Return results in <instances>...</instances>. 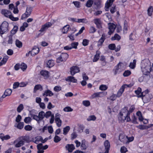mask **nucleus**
Masks as SVG:
<instances>
[{
  "instance_id": "603ef678",
  "label": "nucleus",
  "mask_w": 153,
  "mask_h": 153,
  "mask_svg": "<svg viewBox=\"0 0 153 153\" xmlns=\"http://www.w3.org/2000/svg\"><path fill=\"white\" fill-rule=\"evenodd\" d=\"M131 74V72L129 70L125 71L123 74V76L126 77L130 75Z\"/></svg>"
},
{
  "instance_id": "9b49d317",
  "label": "nucleus",
  "mask_w": 153,
  "mask_h": 153,
  "mask_svg": "<svg viewBox=\"0 0 153 153\" xmlns=\"http://www.w3.org/2000/svg\"><path fill=\"white\" fill-rule=\"evenodd\" d=\"M60 115L59 113H57L56 114V117L55 118V121L56 124L57 126L59 127H60L62 124V121L60 118Z\"/></svg>"
},
{
  "instance_id": "58836bf2",
  "label": "nucleus",
  "mask_w": 153,
  "mask_h": 153,
  "mask_svg": "<svg viewBox=\"0 0 153 153\" xmlns=\"http://www.w3.org/2000/svg\"><path fill=\"white\" fill-rule=\"evenodd\" d=\"M24 144V141L23 140H20L15 145V147L19 148Z\"/></svg>"
},
{
  "instance_id": "2f4dec72",
  "label": "nucleus",
  "mask_w": 153,
  "mask_h": 153,
  "mask_svg": "<svg viewBox=\"0 0 153 153\" xmlns=\"http://www.w3.org/2000/svg\"><path fill=\"white\" fill-rule=\"evenodd\" d=\"M70 26L69 25H67L65 26L62 29V33L63 34L67 33L70 28Z\"/></svg>"
},
{
  "instance_id": "9d476101",
  "label": "nucleus",
  "mask_w": 153,
  "mask_h": 153,
  "mask_svg": "<svg viewBox=\"0 0 153 153\" xmlns=\"http://www.w3.org/2000/svg\"><path fill=\"white\" fill-rule=\"evenodd\" d=\"M1 13L5 17L10 18L12 15L11 12L7 10L2 9L1 11Z\"/></svg>"
},
{
  "instance_id": "3c124183",
  "label": "nucleus",
  "mask_w": 153,
  "mask_h": 153,
  "mask_svg": "<svg viewBox=\"0 0 153 153\" xmlns=\"http://www.w3.org/2000/svg\"><path fill=\"white\" fill-rule=\"evenodd\" d=\"M79 43L77 42H74L72 43L71 44V47L72 48L76 49Z\"/></svg>"
},
{
  "instance_id": "e2e57ef3",
  "label": "nucleus",
  "mask_w": 153,
  "mask_h": 153,
  "mask_svg": "<svg viewBox=\"0 0 153 153\" xmlns=\"http://www.w3.org/2000/svg\"><path fill=\"white\" fill-rule=\"evenodd\" d=\"M53 90L56 92H58L62 90V87L60 86H56L54 88Z\"/></svg>"
},
{
  "instance_id": "ddd939ff",
  "label": "nucleus",
  "mask_w": 153,
  "mask_h": 153,
  "mask_svg": "<svg viewBox=\"0 0 153 153\" xmlns=\"http://www.w3.org/2000/svg\"><path fill=\"white\" fill-rule=\"evenodd\" d=\"M105 96V93L103 92H100L95 93L91 95L93 99L96 97H102Z\"/></svg>"
},
{
  "instance_id": "49530a36",
  "label": "nucleus",
  "mask_w": 153,
  "mask_h": 153,
  "mask_svg": "<svg viewBox=\"0 0 153 153\" xmlns=\"http://www.w3.org/2000/svg\"><path fill=\"white\" fill-rule=\"evenodd\" d=\"M12 92V91L11 89L7 88L5 90L4 93L5 94H6V96H8L11 94Z\"/></svg>"
},
{
  "instance_id": "4d7b16f0",
  "label": "nucleus",
  "mask_w": 153,
  "mask_h": 153,
  "mask_svg": "<svg viewBox=\"0 0 153 153\" xmlns=\"http://www.w3.org/2000/svg\"><path fill=\"white\" fill-rule=\"evenodd\" d=\"M96 119V117L94 115L90 116L88 118H87V120L88 121H90L91 120L94 121Z\"/></svg>"
},
{
  "instance_id": "c756f323",
  "label": "nucleus",
  "mask_w": 153,
  "mask_h": 153,
  "mask_svg": "<svg viewBox=\"0 0 153 153\" xmlns=\"http://www.w3.org/2000/svg\"><path fill=\"white\" fill-rule=\"evenodd\" d=\"M114 0H107L105 3V7L107 9H109V7H111L113 2L114 1Z\"/></svg>"
},
{
  "instance_id": "6ab92c4d",
  "label": "nucleus",
  "mask_w": 153,
  "mask_h": 153,
  "mask_svg": "<svg viewBox=\"0 0 153 153\" xmlns=\"http://www.w3.org/2000/svg\"><path fill=\"white\" fill-rule=\"evenodd\" d=\"M121 64H122V63L120 62L117 65L114 67L113 69V71L114 72V75H116L117 74L118 71L120 69L121 70Z\"/></svg>"
},
{
  "instance_id": "39448f33",
  "label": "nucleus",
  "mask_w": 153,
  "mask_h": 153,
  "mask_svg": "<svg viewBox=\"0 0 153 153\" xmlns=\"http://www.w3.org/2000/svg\"><path fill=\"white\" fill-rule=\"evenodd\" d=\"M109 31L108 34L109 35H111L114 31L116 28V26L113 23L109 22L108 24Z\"/></svg>"
},
{
  "instance_id": "864d4df0",
  "label": "nucleus",
  "mask_w": 153,
  "mask_h": 153,
  "mask_svg": "<svg viewBox=\"0 0 153 153\" xmlns=\"http://www.w3.org/2000/svg\"><path fill=\"white\" fill-rule=\"evenodd\" d=\"M61 140V138L60 137L56 135L53 138V141L55 143H58Z\"/></svg>"
},
{
  "instance_id": "f03ea898",
  "label": "nucleus",
  "mask_w": 153,
  "mask_h": 153,
  "mask_svg": "<svg viewBox=\"0 0 153 153\" xmlns=\"http://www.w3.org/2000/svg\"><path fill=\"white\" fill-rule=\"evenodd\" d=\"M69 55L66 53H62L60 56L56 59V61L57 63L62 62H65L68 57Z\"/></svg>"
},
{
  "instance_id": "7c9ffc66",
  "label": "nucleus",
  "mask_w": 153,
  "mask_h": 153,
  "mask_svg": "<svg viewBox=\"0 0 153 153\" xmlns=\"http://www.w3.org/2000/svg\"><path fill=\"white\" fill-rule=\"evenodd\" d=\"M114 0H107L105 3V7L107 9H109V7H111L113 2L114 1Z\"/></svg>"
},
{
  "instance_id": "b1692460",
  "label": "nucleus",
  "mask_w": 153,
  "mask_h": 153,
  "mask_svg": "<svg viewBox=\"0 0 153 153\" xmlns=\"http://www.w3.org/2000/svg\"><path fill=\"white\" fill-rule=\"evenodd\" d=\"M54 95L53 93L50 90H45L43 93V96L51 97Z\"/></svg>"
},
{
  "instance_id": "8fccbe9b",
  "label": "nucleus",
  "mask_w": 153,
  "mask_h": 153,
  "mask_svg": "<svg viewBox=\"0 0 153 153\" xmlns=\"http://www.w3.org/2000/svg\"><path fill=\"white\" fill-rule=\"evenodd\" d=\"M31 116L33 118V119L36 120L37 122H39L40 121V118H39L38 116L34 114H31Z\"/></svg>"
},
{
  "instance_id": "4468645a",
  "label": "nucleus",
  "mask_w": 153,
  "mask_h": 153,
  "mask_svg": "<svg viewBox=\"0 0 153 153\" xmlns=\"http://www.w3.org/2000/svg\"><path fill=\"white\" fill-rule=\"evenodd\" d=\"M142 90L140 87L138 88L135 91V93L137 94V97L138 98H141L143 100V94L142 92Z\"/></svg>"
},
{
  "instance_id": "79ce46f5",
  "label": "nucleus",
  "mask_w": 153,
  "mask_h": 153,
  "mask_svg": "<svg viewBox=\"0 0 153 153\" xmlns=\"http://www.w3.org/2000/svg\"><path fill=\"white\" fill-rule=\"evenodd\" d=\"M38 116L39 118H40V121L42 120L45 117L44 112L43 111L40 112L39 113Z\"/></svg>"
},
{
  "instance_id": "de8ad7c7",
  "label": "nucleus",
  "mask_w": 153,
  "mask_h": 153,
  "mask_svg": "<svg viewBox=\"0 0 153 153\" xmlns=\"http://www.w3.org/2000/svg\"><path fill=\"white\" fill-rule=\"evenodd\" d=\"M149 92V91L148 89L145 90L144 91L142 92V93H143V99L146 98L147 96H149V94H148Z\"/></svg>"
},
{
  "instance_id": "1a4fd4ad",
  "label": "nucleus",
  "mask_w": 153,
  "mask_h": 153,
  "mask_svg": "<svg viewBox=\"0 0 153 153\" xmlns=\"http://www.w3.org/2000/svg\"><path fill=\"white\" fill-rule=\"evenodd\" d=\"M52 25V24L51 22H48L43 25L40 29L39 30V32H43L45 31L46 29L49 27H51Z\"/></svg>"
},
{
  "instance_id": "a18cd8bd",
  "label": "nucleus",
  "mask_w": 153,
  "mask_h": 153,
  "mask_svg": "<svg viewBox=\"0 0 153 153\" xmlns=\"http://www.w3.org/2000/svg\"><path fill=\"white\" fill-rule=\"evenodd\" d=\"M24 105L23 104H20L17 108V111L18 113H20L24 109Z\"/></svg>"
},
{
  "instance_id": "c9c22d12",
  "label": "nucleus",
  "mask_w": 153,
  "mask_h": 153,
  "mask_svg": "<svg viewBox=\"0 0 153 153\" xmlns=\"http://www.w3.org/2000/svg\"><path fill=\"white\" fill-rule=\"evenodd\" d=\"M66 81L73 82H76L77 80L74 77L70 76L68 77Z\"/></svg>"
},
{
  "instance_id": "6e6d98bb",
  "label": "nucleus",
  "mask_w": 153,
  "mask_h": 153,
  "mask_svg": "<svg viewBox=\"0 0 153 153\" xmlns=\"http://www.w3.org/2000/svg\"><path fill=\"white\" fill-rule=\"evenodd\" d=\"M108 88V87L105 85H101L99 87V89L101 91H105Z\"/></svg>"
},
{
  "instance_id": "e433bc0d",
  "label": "nucleus",
  "mask_w": 153,
  "mask_h": 153,
  "mask_svg": "<svg viewBox=\"0 0 153 153\" xmlns=\"http://www.w3.org/2000/svg\"><path fill=\"white\" fill-rule=\"evenodd\" d=\"M119 139L121 142L124 143L126 140V137L123 134H120L119 136Z\"/></svg>"
},
{
  "instance_id": "a19ab883",
  "label": "nucleus",
  "mask_w": 153,
  "mask_h": 153,
  "mask_svg": "<svg viewBox=\"0 0 153 153\" xmlns=\"http://www.w3.org/2000/svg\"><path fill=\"white\" fill-rule=\"evenodd\" d=\"M93 3L92 0H88L86 3L85 6L88 7H90L92 6Z\"/></svg>"
},
{
  "instance_id": "6e6552de",
  "label": "nucleus",
  "mask_w": 153,
  "mask_h": 153,
  "mask_svg": "<svg viewBox=\"0 0 153 153\" xmlns=\"http://www.w3.org/2000/svg\"><path fill=\"white\" fill-rule=\"evenodd\" d=\"M106 35L103 33L101 37L97 42V46L98 47L101 46L106 39Z\"/></svg>"
},
{
  "instance_id": "f257e3e1",
  "label": "nucleus",
  "mask_w": 153,
  "mask_h": 153,
  "mask_svg": "<svg viewBox=\"0 0 153 153\" xmlns=\"http://www.w3.org/2000/svg\"><path fill=\"white\" fill-rule=\"evenodd\" d=\"M9 24L6 21H4L0 27V34L1 35L8 31Z\"/></svg>"
},
{
  "instance_id": "69168bd1",
  "label": "nucleus",
  "mask_w": 153,
  "mask_h": 153,
  "mask_svg": "<svg viewBox=\"0 0 153 153\" xmlns=\"http://www.w3.org/2000/svg\"><path fill=\"white\" fill-rule=\"evenodd\" d=\"M128 151V150L125 146H123L121 147L120 149V152L121 153H126Z\"/></svg>"
},
{
  "instance_id": "0e129e2a",
  "label": "nucleus",
  "mask_w": 153,
  "mask_h": 153,
  "mask_svg": "<svg viewBox=\"0 0 153 153\" xmlns=\"http://www.w3.org/2000/svg\"><path fill=\"white\" fill-rule=\"evenodd\" d=\"M108 47L110 50H114L115 49L116 46L114 44H111L109 45Z\"/></svg>"
},
{
  "instance_id": "680f3d73",
  "label": "nucleus",
  "mask_w": 153,
  "mask_h": 153,
  "mask_svg": "<svg viewBox=\"0 0 153 153\" xmlns=\"http://www.w3.org/2000/svg\"><path fill=\"white\" fill-rule=\"evenodd\" d=\"M116 28V31L118 33H120L122 30V27L120 25H117Z\"/></svg>"
},
{
  "instance_id": "f8f14e48",
  "label": "nucleus",
  "mask_w": 153,
  "mask_h": 153,
  "mask_svg": "<svg viewBox=\"0 0 153 153\" xmlns=\"http://www.w3.org/2000/svg\"><path fill=\"white\" fill-rule=\"evenodd\" d=\"M119 120L120 122L121 123H124L125 120H126V122H129L131 121V119L130 116H125V115L124 117H118Z\"/></svg>"
},
{
  "instance_id": "f704fd0d",
  "label": "nucleus",
  "mask_w": 153,
  "mask_h": 153,
  "mask_svg": "<svg viewBox=\"0 0 153 153\" xmlns=\"http://www.w3.org/2000/svg\"><path fill=\"white\" fill-rule=\"evenodd\" d=\"M86 141L85 139L82 140L81 145V148L82 150H85L87 148L86 144Z\"/></svg>"
},
{
  "instance_id": "72a5a7b5",
  "label": "nucleus",
  "mask_w": 153,
  "mask_h": 153,
  "mask_svg": "<svg viewBox=\"0 0 153 153\" xmlns=\"http://www.w3.org/2000/svg\"><path fill=\"white\" fill-rule=\"evenodd\" d=\"M153 12V7L150 6L147 10V14L148 15L151 16L152 15Z\"/></svg>"
},
{
  "instance_id": "bb28decb",
  "label": "nucleus",
  "mask_w": 153,
  "mask_h": 153,
  "mask_svg": "<svg viewBox=\"0 0 153 153\" xmlns=\"http://www.w3.org/2000/svg\"><path fill=\"white\" fill-rule=\"evenodd\" d=\"M104 145L105 150L109 151L110 147V145L108 140H106L105 141Z\"/></svg>"
},
{
  "instance_id": "13d9d810",
  "label": "nucleus",
  "mask_w": 153,
  "mask_h": 153,
  "mask_svg": "<svg viewBox=\"0 0 153 153\" xmlns=\"http://www.w3.org/2000/svg\"><path fill=\"white\" fill-rule=\"evenodd\" d=\"M63 111L65 112H71L73 111V109L70 106H66L64 108Z\"/></svg>"
},
{
  "instance_id": "aec40b11",
  "label": "nucleus",
  "mask_w": 153,
  "mask_h": 153,
  "mask_svg": "<svg viewBox=\"0 0 153 153\" xmlns=\"http://www.w3.org/2000/svg\"><path fill=\"white\" fill-rule=\"evenodd\" d=\"M128 108L127 106H125L122 108L121 111L119 113V116L118 117H122L124 115H125L126 113L128 112Z\"/></svg>"
},
{
  "instance_id": "4be33fe9",
  "label": "nucleus",
  "mask_w": 153,
  "mask_h": 153,
  "mask_svg": "<svg viewBox=\"0 0 153 153\" xmlns=\"http://www.w3.org/2000/svg\"><path fill=\"white\" fill-rule=\"evenodd\" d=\"M128 24L127 21L126 20H125L123 28V32L124 33H127L128 30Z\"/></svg>"
},
{
  "instance_id": "2eb2a0df",
  "label": "nucleus",
  "mask_w": 153,
  "mask_h": 153,
  "mask_svg": "<svg viewBox=\"0 0 153 153\" xmlns=\"http://www.w3.org/2000/svg\"><path fill=\"white\" fill-rule=\"evenodd\" d=\"M40 74L45 79H48L49 76V72L47 71L42 70L40 71Z\"/></svg>"
},
{
  "instance_id": "338daca9",
  "label": "nucleus",
  "mask_w": 153,
  "mask_h": 153,
  "mask_svg": "<svg viewBox=\"0 0 153 153\" xmlns=\"http://www.w3.org/2000/svg\"><path fill=\"white\" fill-rule=\"evenodd\" d=\"M116 11V6L113 5L111 6L110 9V11L112 14H113Z\"/></svg>"
},
{
  "instance_id": "4c0bfd02",
  "label": "nucleus",
  "mask_w": 153,
  "mask_h": 153,
  "mask_svg": "<svg viewBox=\"0 0 153 153\" xmlns=\"http://www.w3.org/2000/svg\"><path fill=\"white\" fill-rule=\"evenodd\" d=\"M137 61L136 59H134L133 62L130 63L129 67L131 69H134L136 67Z\"/></svg>"
},
{
  "instance_id": "09e8293b",
  "label": "nucleus",
  "mask_w": 153,
  "mask_h": 153,
  "mask_svg": "<svg viewBox=\"0 0 153 153\" xmlns=\"http://www.w3.org/2000/svg\"><path fill=\"white\" fill-rule=\"evenodd\" d=\"M27 68L26 64L22 62L20 64V68L23 71H24L26 70Z\"/></svg>"
},
{
  "instance_id": "7ed1b4c3",
  "label": "nucleus",
  "mask_w": 153,
  "mask_h": 153,
  "mask_svg": "<svg viewBox=\"0 0 153 153\" xmlns=\"http://www.w3.org/2000/svg\"><path fill=\"white\" fill-rule=\"evenodd\" d=\"M48 147V146L46 145L44 146H43L42 143L38 144L37 146V148L38 149L37 153H44V150L47 149Z\"/></svg>"
},
{
  "instance_id": "5fc2aeb1",
  "label": "nucleus",
  "mask_w": 153,
  "mask_h": 153,
  "mask_svg": "<svg viewBox=\"0 0 153 153\" xmlns=\"http://www.w3.org/2000/svg\"><path fill=\"white\" fill-rule=\"evenodd\" d=\"M18 123L16 126L17 128L20 129H22L24 126V123L23 122H20Z\"/></svg>"
},
{
  "instance_id": "ea45409f",
  "label": "nucleus",
  "mask_w": 153,
  "mask_h": 153,
  "mask_svg": "<svg viewBox=\"0 0 153 153\" xmlns=\"http://www.w3.org/2000/svg\"><path fill=\"white\" fill-rule=\"evenodd\" d=\"M70 129V128L69 126H67L64 128L63 129V134L65 135H66Z\"/></svg>"
},
{
  "instance_id": "dca6fc26",
  "label": "nucleus",
  "mask_w": 153,
  "mask_h": 153,
  "mask_svg": "<svg viewBox=\"0 0 153 153\" xmlns=\"http://www.w3.org/2000/svg\"><path fill=\"white\" fill-rule=\"evenodd\" d=\"M94 22L96 25L97 28L100 29L102 27V23L100 19H94Z\"/></svg>"
},
{
  "instance_id": "052dcab7",
  "label": "nucleus",
  "mask_w": 153,
  "mask_h": 153,
  "mask_svg": "<svg viewBox=\"0 0 153 153\" xmlns=\"http://www.w3.org/2000/svg\"><path fill=\"white\" fill-rule=\"evenodd\" d=\"M89 43V40L86 39H83L82 42V44L84 46L88 45Z\"/></svg>"
},
{
  "instance_id": "412c9836",
  "label": "nucleus",
  "mask_w": 153,
  "mask_h": 153,
  "mask_svg": "<svg viewBox=\"0 0 153 153\" xmlns=\"http://www.w3.org/2000/svg\"><path fill=\"white\" fill-rule=\"evenodd\" d=\"M100 53H101L99 50L97 51L96 53L94 55V58L93 59V62H97L99 60Z\"/></svg>"
},
{
  "instance_id": "393cba45",
  "label": "nucleus",
  "mask_w": 153,
  "mask_h": 153,
  "mask_svg": "<svg viewBox=\"0 0 153 153\" xmlns=\"http://www.w3.org/2000/svg\"><path fill=\"white\" fill-rule=\"evenodd\" d=\"M54 65V61L52 59L48 60L47 63V67L50 68L53 66Z\"/></svg>"
},
{
  "instance_id": "f3484780",
  "label": "nucleus",
  "mask_w": 153,
  "mask_h": 153,
  "mask_svg": "<svg viewBox=\"0 0 153 153\" xmlns=\"http://www.w3.org/2000/svg\"><path fill=\"white\" fill-rule=\"evenodd\" d=\"M66 150H68L69 152H72L75 149V146L73 144H67L65 147Z\"/></svg>"
},
{
  "instance_id": "37998d69",
  "label": "nucleus",
  "mask_w": 153,
  "mask_h": 153,
  "mask_svg": "<svg viewBox=\"0 0 153 153\" xmlns=\"http://www.w3.org/2000/svg\"><path fill=\"white\" fill-rule=\"evenodd\" d=\"M121 36L117 33H115L114 37H112L111 39L112 40H117L119 41L121 39Z\"/></svg>"
},
{
  "instance_id": "c03bdc74",
  "label": "nucleus",
  "mask_w": 153,
  "mask_h": 153,
  "mask_svg": "<svg viewBox=\"0 0 153 153\" xmlns=\"http://www.w3.org/2000/svg\"><path fill=\"white\" fill-rule=\"evenodd\" d=\"M15 44L16 46L19 48H22V42L18 39L16 40Z\"/></svg>"
},
{
  "instance_id": "cd10ccee",
  "label": "nucleus",
  "mask_w": 153,
  "mask_h": 153,
  "mask_svg": "<svg viewBox=\"0 0 153 153\" xmlns=\"http://www.w3.org/2000/svg\"><path fill=\"white\" fill-rule=\"evenodd\" d=\"M20 138L22 139V140H23L24 141V143H29L30 142V137L28 135L22 136Z\"/></svg>"
},
{
  "instance_id": "a211bd4d",
  "label": "nucleus",
  "mask_w": 153,
  "mask_h": 153,
  "mask_svg": "<svg viewBox=\"0 0 153 153\" xmlns=\"http://www.w3.org/2000/svg\"><path fill=\"white\" fill-rule=\"evenodd\" d=\"M39 48L36 46H34L31 51V55L32 56H34L39 53Z\"/></svg>"
},
{
  "instance_id": "c85d7f7f",
  "label": "nucleus",
  "mask_w": 153,
  "mask_h": 153,
  "mask_svg": "<svg viewBox=\"0 0 153 153\" xmlns=\"http://www.w3.org/2000/svg\"><path fill=\"white\" fill-rule=\"evenodd\" d=\"M40 90L41 91H42L43 90V87L40 84L36 85H35L34 87L33 92L35 93L37 90Z\"/></svg>"
},
{
  "instance_id": "473e14b6",
  "label": "nucleus",
  "mask_w": 153,
  "mask_h": 153,
  "mask_svg": "<svg viewBox=\"0 0 153 153\" xmlns=\"http://www.w3.org/2000/svg\"><path fill=\"white\" fill-rule=\"evenodd\" d=\"M18 26L17 25H15L14 26L13 29L11 30L10 33L11 35L13 36L18 31Z\"/></svg>"
},
{
  "instance_id": "20e7f679",
  "label": "nucleus",
  "mask_w": 153,
  "mask_h": 153,
  "mask_svg": "<svg viewBox=\"0 0 153 153\" xmlns=\"http://www.w3.org/2000/svg\"><path fill=\"white\" fill-rule=\"evenodd\" d=\"M32 11V9L31 7H27L25 13L22 14L21 19H24L29 17Z\"/></svg>"
},
{
  "instance_id": "5701e85b",
  "label": "nucleus",
  "mask_w": 153,
  "mask_h": 153,
  "mask_svg": "<svg viewBox=\"0 0 153 153\" xmlns=\"http://www.w3.org/2000/svg\"><path fill=\"white\" fill-rule=\"evenodd\" d=\"M32 139L33 142L37 144L42 140V137L41 136H38L36 137L35 138H33Z\"/></svg>"
},
{
  "instance_id": "0eeeda50",
  "label": "nucleus",
  "mask_w": 153,
  "mask_h": 153,
  "mask_svg": "<svg viewBox=\"0 0 153 153\" xmlns=\"http://www.w3.org/2000/svg\"><path fill=\"white\" fill-rule=\"evenodd\" d=\"M70 20L73 22H76L78 23L82 22L85 24H86L88 22V21L86 18L76 19L74 18H70Z\"/></svg>"
},
{
  "instance_id": "774afa93",
  "label": "nucleus",
  "mask_w": 153,
  "mask_h": 153,
  "mask_svg": "<svg viewBox=\"0 0 153 153\" xmlns=\"http://www.w3.org/2000/svg\"><path fill=\"white\" fill-rule=\"evenodd\" d=\"M31 121V119L30 117H26L24 120V122L26 123H29Z\"/></svg>"
},
{
  "instance_id": "bf43d9fd",
  "label": "nucleus",
  "mask_w": 153,
  "mask_h": 153,
  "mask_svg": "<svg viewBox=\"0 0 153 153\" xmlns=\"http://www.w3.org/2000/svg\"><path fill=\"white\" fill-rule=\"evenodd\" d=\"M82 104L86 106H89L90 105V102L89 100H84L82 101Z\"/></svg>"
},
{
  "instance_id": "a878e982",
  "label": "nucleus",
  "mask_w": 153,
  "mask_h": 153,
  "mask_svg": "<svg viewBox=\"0 0 153 153\" xmlns=\"http://www.w3.org/2000/svg\"><path fill=\"white\" fill-rule=\"evenodd\" d=\"M124 87L121 86L120 89L118 91L117 94L116 95L117 97H120L124 91Z\"/></svg>"
},
{
  "instance_id": "423d86ee",
  "label": "nucleus",
  "mask_w": 153,
  "mask_h": 153,
  "mask_svg": "<svg viewBox=\"0 0 153 153\" xmlns=\"http://www.w3.org/2000/svg\"><path fill=\"white\" fill-rule=\"evenodd\" d=\"M80 71L79 68L76 66H73L70 68L71 74L74 76L76 73L79 72Z\"/></svg>"
}]
</instances>
